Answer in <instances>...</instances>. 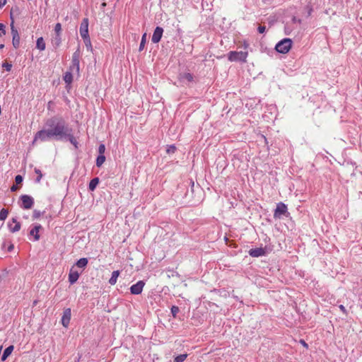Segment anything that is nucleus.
Masks as SVG:
<instances>
[{"instance_id": "obj_1", "label": "nucleus", "mask_w": 362, "mask_h": 362, "mask_svg": "<svg viewBox=\"0 0 362 362\" xmlns=\"http://www.w3.org/2000/svg\"><path fill=\"white\" fill-rule=\"evenodd\" d=\"M66 121L61 117L54 116L45 122V129L38 131L34 136L33 142L47 141L52 139L63 140V136L69 129Z\"/></svg>"}, {"instance_id": "obj_2", "label": "nucleus", "mask_w": 362, "mask_h": 362, "mask_svg": "<svg viewBox=\"0 0 362 362\" xmlns=\"http://www.w3.org/2000/svg\"><path fill=\"white\" fill-rule=\"evenodd\" d=\"M248 57L247 51H230L228 54V59L230 62H246Z\"/></svg>"}, {"instance_id": "obj_3", "label": "nucleus", "mask_w": 362, "mask_h": 362, "mask_svg": "<svg viewBox=\"0 0 362 362\" xmlns=\"http://www.w3.org/2000/svg\"><path fill=\"white\" fill-rule=\"evenodd\" d=\"M292 45L290 38H284L276 45L275 49L279 53L286 54L291 49Z\"/></svg>"}, {"instance_id": "obj_4", "label": "nucleus", "mask_w": 362, "mask_h": 362, "mask_svg": "<svg viewBox=\"0 0 362 362\" xmlns=\"http://www.w3.org/2000/svg\"><path fill=\"white\" fill-rule=\"evenodd\" d=\"M11 23V31L12 35V45L14 48L17 49L20 46V35L18 30L14 26V20L12 13L10 14Z\"/></svg>"}, {"instance_id": "obj_5", "label": "nucleus", "mask_w": 362, "mask_h": 362, "mask_svg": "<svg viewBox=\"0 0 362 362\" xmlns=\"http://www.w3.org/2000/svg\"><path fill=\"white\" fill-rule=\"evenodd\" d=\"M21 200V207L24 209H30L34 204V199L31 196L23 194L20 197Z\"/></svg>"}, {"instance_id": "obj_6", "label": "nucleus", "mask_w": 362, "mask_h": 362, "mask_svg": "<svg viewBox=\"0 0 362 362\" xmlns=\"http://www.w3.org/2000/svg\"><path fill=\"white\" fill-rule=\"evenodd\" d=\"M64 139L69 141L76 149L78 148V142L76 138L74 136L71 128L68 129L63 136V140Z\"/></svg>"}, {"instance_id": "obj_7", "label": "nucleus", "mask_w": 362, "mask_h": 362, "mask_svg": "<svg viewBox=\"0 0 362 362\" xmlns=\"http://www.w3.org/2000/svg\"><path fill=\"white\" fill-rule=\"evenodd\" d=\"M80 35L82 38L88 37L89 36L88 34V19L85 18L82 20L80 29H79Z\"/></svg>"}, {"instance_id": "obj_8", "label": "nucleus", "mask_w": 362, "mask_h": 362, "mask_svg": "<svg viewBox=\"0 0 362 362\" xmlns=\"http://www.w3.org/2000/svg\"><path fill=\"white\" fill-rule=\"evenodd\" d=\"M145 283L143 281H139L135 284L132 285L130 288V292L133 295H139L141 293Z\"/></svg>"}, {"instance_id": "obj_9", "label": "nucleus", "mask_w": 362, "mask_h": 362, "mask_svg": "<svg viewBox=\"0 0 362 362\" xmlns=\"http://www.w3.org/2000/svg\"><path fill=\"white\" fill-rule=\"evenodd\" d=\"M248 254L250 256L252 257H259L262 256H265L267 255V251L265 248L263 247H256L252 248L248 251Z\"/></svg>"}, {"instance_id": "obj_10", "label": "nucleus", "mask_w": 362, "mask_h": 362, "mask_svg": "<svg viewBox=\"0 0 362 362\" xmlns=\"http://www.w3.org/2000/svg\"><path fill=\"white\" fill-rule=\"evenodd\" d=\"M287 213V206L282 202L277 204L274 211V216L280 218L282 215H285Z\"/></svg>"}, {"instance_id": "obj_11", "label": "nucleus", "mask_w": 362, "mask_h": 362, "mask_svg": "<svg viewBox=\"0 0 362 362\" xmlns=\"http://www.w3.org/2000/svg\"><path fill=\"white\" fill-rule=\"evenodd\" d=\"M163 33V29L159 26L156 27V29L154 30V32H153V36L151 38V41L153 43L159 42L162 37Z\"/></svg>"}, {"instance_id": "obj_12", "label": "nucleus", "mask_w": 362, "mask_h": 362, "mask_svg": "<svg viewBox=\"0 0 362 362\" xmlns=\"http://www.w3.org/2000/svg\"><path fill=\"white\" fill-rule=\"evenodd\" d=\"M80 275V272L76 271L73 267L69 274V281L71 284H74L77 281Z\"/></svg>"}, {"instance_id": "obj_13", "label": "nucleus", "mask_w": 362, "mask_h": 362, "mask_svg": "<svg viewBox=\"0 0 362 362\" xmlns=\"http://www.w3.org/2000/svg\"><path fill=\"white\" fill-rule=\"evenodd\" d=\"M33 219H39V218H51V216L49 214H47L45 211H40L38 210H34L33 214Z\"/></svg>"}, {"instance_id": "obj_14", "label": "nucleus", "mask_w": 362, "mask_h": 362, "mask_svg": "<svg viewBox=\"0 0 362 362\" xmlns=\"http://www.w3.org/2000/svg\"><path fill=\"white\" fill-rule=\"evenodd\" d=\"M71 319V309L67 308L64 310V315L62 318V323L64 327H67L69 324Z\"/></svg>"}, {"instance_id": "obj_15", "label": "nucleus", "mask_w": 362, "mask_h": 362, "mask_svg": "<svg viewBox=\"0 0 362 362\" xmlns=\"http://www.w3.org/2000/svg\"><path fill=\"white\" fill-rule=\"evenodd\" d=\"M39 228H33L29 233V238L30 240L36 241L38 240L40 238L39 235Z\"/></svg>"}, {"instance_id": "obj_16", "label": "nucleus", "mask_w": 362, "mask_h": 362, "mask_svg": "<svg viewBox=\"0 0 362 362\" xmlns=\"http://www.w3.org/2000/svg\"><path fill=\"white\" fill-rule=\"evenodd\" d=\"M180 79L183 81L192 82L194 81V76L190 73H183L180 75Z\"/></svg>"}, {"instance_id": "obj_17", "label": "nucleus", "mask_w": 362, "mask_h": 362, "mask_svg": "<svg viewBox=\"0 0 362 362\" xmlns=\"http://www.w3.org/2000/svg\"><path fill=\"white\" fill-rule=\"evenodd\" d=\"M13 349L14 347L13 345H11L6 348L3 353V355L1 356V361H5L11 354L12 351H13Z\"/></svg>"}, {"instance_id": "obj_18", "label": "nucleus", "mask_w": 362, "mask_h": 362, "mask_svg": "<svg viewBox=\"0 0 362 362\" xmlns=\"http://www.w3.org/2000/svg\"><path fill=\"white\" fill-rule=\"evenodd\" d=\"M69 70L79 75L80 62H71V65L69 67Z\"/></svg>"}, {"instance_id": "obj_19", "label": "nucleus", "mask_w": 362, "mask_h": 362, "mask_svg": "<svg viewBox=\"0 0 362 362\" xmlns=\"http://www.w3.org/2000/svg\"><path fill=\"white\" fill-rule=\"evenodd\" d=\"M73 73L72 71H71L70 70L69 71H66L64 76H63V79L64 81H65V83L66 84H71L73 81Z\"/></svg>"}, {"instance_id": "obj_20", "label": "nucleus", "mask_w": 362, "mask_h": 362, "mask_svg": "<svg viewBox=\"0 0 362 362\" xmlns=\"http://www.w3.org/2000/svg\"><path fill=\"white\" fill-rule=\"evenodd\" d=\"M36 47L38 49H40V51H43L45 49L46 45H45L43 37H40L37 38V42H36Z\"/></svg>"}, {"instance_id": "obj_21", "label": "nucleus", "mask_w": 362, "mask_h": 362, "mask_svg": "<svg viewBox=\"0 0 362 362\" xmlns=\"http://www.w3.org/2000/svg\"><path fill=\"white\" fill-rule=\"evenodd\" d=\"M88 262V261L87 258H81L76 262V266L78 268L84 269L87 266Z\"/></svg>"}, {"instance_id": "obj_22", "label": "nucleus", "mask_w": 362, "mask_h": 362, "mask_svg": "<svg viewBox=\"0 0 362 362\" xmlns=\"http://www.w3.org/2000/svg\"><path fill=\"white\" fill-rule=\"evenodd\" d=\"M99 183V178L95 177L90 180L88 185V189L90 191H93L96 188L97 185Z\"/></svg>"}, {"instance_id": "obj_23", "label": "nucleus", "mask_w": 362, "mask_h": 362, "mask_svg": "<svg viewBox=\"0 0 362 362\" xmlns=\"http://www.w3.org/2000/svg\"><path fill=\"white\" fill-rule=\"evenodd\" d=\"M52 45L57 48L61 44V35H56V36L52 40Z\"/></svg>"}, {"instance_id": "obj_24", "label": "nucleus", "mask_w": 362, "mask_h": 362, "mask_svg": "<svg viewBox=\"0 0 362 362\" xmlns=\"http://www.w3.org/2000/svg\"><path fill=\"white\" fill-rule=\"evenodd\" d=\"M105 161V155H98L96 158V165L100 167Z\"/></svg>"}, {"instance_id": "obj_25", "label": "nucleus", "mask_w": 362, "mask_h": 362, "mask_svg": "<svg viewBox=\"0 0 362 362\" xmlns=\"http://www.w3.org/2000/svg\"><path fill=\"white\" fill-rule=\"evenodd\" d=\"M187 357V354H180L175 357L173 362H183Z\"/></svg>"}, {"instance_id": "obj_26", "label": "nucleus", "mask_w": 362, "mask_h": 362, "mask_svg": "<svg viewBox=\"0 0 362 362\" xmlns=\"http://www.w3.org/2000/svg\"><path fill=\"white\" fill-rule=\"evenodd\" d=\"M8 211L6 209H2L0 211V220L4 221L8 216Z\"/></svg>"}, {"instance_id": "obj_27", "label": "nucleus", "mask_w": 362, "mask_h": 362, "mask_svg": "<svg viewBox=\"0 0 362 362\" xmlns=\"http://www.w3.org/2000/svg\"><path fill=\"white\" fill-rule=\"evenodd\" d=\"M171 314L174 318L177 317V313L180 312V308L176 305H173L170 309Z\"/></svg>"}, {"instance_id": "obj_28", "label": "nucleus", "mask_w": 362, "mask_h": 362, "mask_svg": "<svg viewBox=\"0 0 362 362\" xmlns=\"http://www.w3.org/2000/svg\"><path fill=\"white\" fill-rule=\"evenodd\" d=\"M34 171L37 175L35 182L38 183L40 182V180L43 176L41 170L37 168H35Z\"/></svg>"}, {"instance_id": "obj_29", "label": "nucleus", "mask_w": 362, "mask_h": 362, "mask_svg": "<svg viewBox=\"0 0 362 362\" xmlns=\"http://www.w3.org/2000/svg\"><path fill=\"white\" fill-rule=\"evenodd\" d=\"M83 40V42H84V44L86 47V48L88 49H92V46H91V42H90V37L88 36V37H85V38H82Z\"/></svg>"}, {"instance_id": "obj_30", "label": "nucleus", "mask_w": 362, "mask_h": 362, "mask_svg": "<svg viewBox=\"0 0 362 362\" xmlns=\"http://www.w3.org/2000/svg\"><path fill=\"white\" fill-rule=\"evenodd\" d=\"M146 34L144 33L141 37V43L139 45V51L143 50V49L144 48V46L146 44Z\"/></svg>"}, {"instance_id": "obj_31", "label": "nucleus", "mask_w": 362, "mask_h": 362, "mask_svg": "<svg viewBox=\"0 0 362 362\" xmlns=\"http://www.w3.org/2000/svg\"><path fill=\"white\" fill-rule=\"evenodd\" d=\"M61 31H62V25L59 23H57L54 26V32L56 35H61Z\"/></svg>"}, {"instance_id": "obj_32", "label": "nucleus", "mask_w": 362, "mask_h": 362, "mask_svg": "<svg viewBox=\"0 0 362 362\" xmlns=\"http://www.w3.org/2000/svg\"><path fill=\"white\" fill-rule=\"evenodd\" d=\"M176 151V147L174 145L168 146L166 152L168 154L174 153Z\"/></svg>"}, {"instance_id": "obj_33", "label": "nucleus", "mask_w": 362, "mask_h": 362, "mask_svg": "<svg viewBox=\"0 0 362 362\" xmlns=\"http://www.w3.org/2000/svg\"><path fill=\"white\" fill-rule=\"evenodd\" d=\"M105 146L104 144H100L99 147H98V153H99V155H104L105 153Z\"/></svg>"}, {"instance_id": "obj_34", "label": "nucleus", "mask_w": 362, "mask_h": 362, "mask_svg": "<svg viewBox=\"0 0 362 362\" xmlns=\"http://www.w3.org/2000/svg\"><path fill=\"white\" fill-rule=\"evenodd\" d=\"M71 62H79V54L77 52L73 54Z\"/></svg>"}, {"instance_id": "obj_35", "label": "nucleus", "mask_w": 362, "mask_h": 362, "mask_svg": "<svg viewBox=\"0 0 362 362\" xmlns=\"http://www.w3.org/2000/svg\"><path fill=\"white\" fill-rule=\"evenodd\" d=\"M6 26L3 23H0V37L6 34Z\"/></svg>"}, {"instance_id": "obj_36", "label": "nucleus", "mask_w": 362, "mask_h": 362, "mask_svg": "<svg viewBox=\"0 0 362 362\" xmlns=\"http://www.w3.org/2000/svg\"><path fill=\"white\" fill-rule=\"evenodd\" d=\"M23 180V178L21 175H18L15 177V182L17 185L21 184Z\"/></svg>"}, {"instance_id": "obj_37", "label": "nucleus", "mask_w": 362, "mask_h": 362, "mask_svg": "<svg viewBox=\"0 0 362 362\" xmlns=\"http://www.w3.org/2000/svg\"><path fill=\"white\" fill-rule=\"evenodd\" d=\"M3 66L5 68V69L7 71H10L11 68H12V64H8V63H5V64H3Z\"/></svg>"}, {"instance_id": "obj_38", "label": "nucleus", "mask_w": 362, "mask_h": 362, "mask_svg": "<svg viewBox=\"0 0 362 362\" xmlns=\"http://www.w3.org/2000/svg\"><path fill=\"white\" fill-rule=\"evenodd\" d=\"M257 30H258V32H259V33H264V32H265L266 27H265V26H264V25H259V26L258 27Z\"/></svg>"}, {"instance_id": "obj_39", "label": "nucleus", "mask_w": 362, "mask_h": 362, "mask_svg": "<svg viewBox=\"0 0 362 362\" xmlns=\"http://www.w3.org/2000/svg\"><path fill=\"white\" fill-rule=\"evenodd\" d=\"M339 308L344 314L347 315V310L343 305H340Z\"/></svg>"}, {"instance_id": "obj_40", "label": "nucleus", "mask_w": 362, "mask_h": 362, "mask_svg": "<svg viewBox=\"0 0 362 362\" xmlns=\"http://www.w3.org/2000/svg\"><path fill=\"white\" fill-rule=\"evenodd\" d=\"M117 290H118L119 292L123 293L124 291H127L128 290V288L124 285V286H121V288H117Z\"/></svg>"}, {"instance_id": "obj_41", "label": "nucleus", "mask_w": 362, "mask_h": 362, "mask_svg": "<svg viewBox=\"0 0 362 362\" xmlns=\"http://www.w3.org/2000/svg\"><path fill=\"white\" fill-rule=\"evenodd\" d=\"M119 274V272L118 270L115 271V284L117 281V278L118 277Z\"/></svg>"}, {"instance_id": "obj_42", "label": "nucleus", "mask_w": 362, "mask_h": 362, "mask_svg": "<svg viewBox=\"0 0 362 362\" xmlns=\"http://www.w3.org/2000/svg\"><path fill=\"white\" fill-rule=\"evenodd\" d=\"M11 233H16L21 228H10Z\"/></svg>"}, {"instance_id": "obj_43", "label": "nucleus", "mask_w": 362, "mask_h": 362, "mask_svg": "<svg viewBox=\"0 0 362 362\" xmlns=\"http://www.w3.org/2000/svg\"><path fill=\"white\" fill-rule=\"evenodd\" d=\"M18 189V187L16 185H13L11 187V192H16Z\"/></svg>"}, {"instance_id": "obj_44", "label": "nucleus", "mask_w": 362, "mask_h": 362, "mask_svg": "<svg viewBox=\"0 0 362 362\" xmlns=\"http://www.w3.org/2000/svg\"><path fill=\"white\" fill-rule=\"evenodd\" d=\"M243 46L245 49H247L249 47V44L246 41H244L243 43Z\"/></svg>"}, {"instance_id": "obj_45", "label": "nucleus", "mask_w": 362, "mask_h": 362, "mask_svg": "<svg viewBox=\"0 0 362 362\" xmlns=\"http://www.w3.org/2000/svg\"><path fill=\"white\" fill-rule=\"evenodd\" d=\"M6 3V0H0V8L4 6Z\"/></svg>"}, {"instance_id": "obj_46", "label": "nucleus", "mask_w": 362, "mask_h": 362, "mask_svg": "<svg viewBox=\"0 0 362 362\" xmlns=\"http://www.w3.org/2000/svg\"><path fill=\"white\" fill-rule=\"evenodd\" d=\"M13 244H11V245L8 247L7 250H8V252H11V251H12V250H13Z\"/></svg>"}, {"instance_id": "obj_47", "label": "nucleus", "mask_w": 362, "mask_h": 362, "mask_svg": "<svg viewBox=\"0 0 362 362\" xmlns=\"http://www.w3.org/2000/svg\"><path fill=\"white\" fill-rule=\"evenodd\" d=\"M109 283L111 284V285H113V274H112L111 277L109 279Z\"/></svg>"}, {"instance_id": "obj_48", "label": "nucleus", "mask_w": 362, "mask_h": 362, "mask_svg": "<svg viewBox=\"0 0 362 362\" xmlns=\"http://www.w3.org/2000/svg\"><path fill=\"white\" fill-rule=\"evenodd\" d=\"M300 343L305 347H308V344L304 340H300Z\"/></svg>"}, {"instance_id": "obj_49", "label": "nucleus", "mask_w": 362, "mask_h": 362, "mask_svg": "<svg viewBox=\"0 0 362 362\" xmlns=\"http://www.w3.org/2000/svg\"><path fill=\"white\" fill-rule=\"evenodd\" d=\"M224 240H225L226 243L228 244V238L226 235L224 236Z\"/></svg>"}, {"instance_id": "obj_50", "label": "nucleus", "mask_w": 362, "mask_h": 362, "mask_svg": "<svg viewBox=\"0 0 362 362\" xmlns=\"http://www.w3.org/2000/svg\"><path fill=\"white\" fill-rule=\"evenodd\" d=\"M4 47V44H1V45H0V49H3Z\"/></svg>"}, {"instance_id": "obj_51", "label": "nucleus", "mask_w": 362, "mask_h": 362, "mask_svg": "<svg viewBox=\"0 0 362 362\" xmlns=\"http://www.w3.org/2000/svg\"><path fill=\"white\" fill-rule=\"evenodd\" d=\"M105 5H106V4H105V3H103V4H101V6H103H103H105Z\"/></svg>"}, {"instance_id": "obj_52", "label": "nucleus", "mask_w": 362, "mask_h": 362, "mask_svg": "<svg viewBox=\"0 0 362 362\" xmlns=\"http://www.w3.org/2000/svg\"><path fill=\"white\" fill-rule=\"evenodd\" d=\"M16 226V227H18V226H20V225H19V223H17L16 224V226Z\"/></svg>"}]
</instances>
